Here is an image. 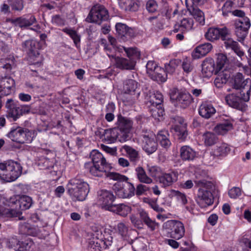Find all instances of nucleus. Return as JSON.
I'll list each match as a JSON object with an SVG mask.
<instances>
[{
  "mask_svg": "<svg viewBox=\"0 0 251 251\" xmlns=\"http://www.w3.org/2000/svg\"><path fill=\"white\" fill-rule=\"evenodd\" d=\"M90 158L92 162L85 164V168L93 176L97 177H107L110 179L119 181H126L128 178L119 173L109 172L111 168L103 155L97 150L91 151Z\"/></svg>",
  "mask_w": 251,
  "mask_h": 251,
  "instance_id": "f257e3e1",
  "label": "nucleus"
},
{
  "mask_svg": "<svg viewBox=\"0 0 251 251\" xmlns=\"http://www.w3.org/2000/svg\"><path fill=\"white\" fill-rule=\"evenodd\" d=\"M14 58H2L0 60V93L1 95L7 96L11 93V88L15 85L14 80L7 77L11 70L16 68Z\"/></svg>",
  "mask_w": 251,
  "mask_h": 251,
  "instance_id": "f03ea898",
  "label": "nucleus"
},
{
  "mask_svg": "<svg viewBox=\"0 0 251 251\" xmlns=\"http://www.w3.org/2000/svg\"><path fill=\"white\" fill-rule=\"evenodd\" d=\"M67 191L74 201H83L89 192V185L82 179L75 178L68 183Z\"/></svg>",
  "mask_w": 251,
  "mask_h": 251,
  "instance_id": "7ed1b4c3",
  "label": "nucleus"
},
{
  "mask_svg": "<svg viewBox=\"0 0 251 251\" xmlns=\"http://www.w3.org/2000/svg\"><path fill=\"white\" fill-rule=\"evenodd\" d=\"M232 15L238 17L235 21V32L236 36L241 39H244L247 31L251 26L249 19L245 16V13L240 10H235L232 12Z\"/></svg>",
  "mask_w": 251,
  "mask_h": 251,
  "instance_id": "20e7f679",
  "label": "nucleus"
},
{
  "mask_svg": "<svg viewBox=\"0 0 251 251\" xmlns=\"http://www.w3.org/2000/svg\"><path fill=\"white\" fill-rule=\"evenodd\" d=\"M22 48L24 51L28 54L29 59L33 64L40 66L43 57L39 53L40 48L39 43L35 40H28L22 44Z\"/></svg>",
  "mask_w": 251,
  "mask_h": 251,
  "instance_id": "39448f33",
  "label": "nucleus"
},
{
  "mask_svg": "<svg viewBox=\"0 0 251 251\" xmlns=\"http://www.w3.org/2000/svg\"><path fill=\"white\" fill-rule=\"evenodd\" d=\"M163 227L166 230L168 236L175 240L182 238L185 234L183 223L177 220H168L163 224Z\"/></svg>",
  "mask_w": 251,
  "mask_h": 251,
  "instance_id": "423d86ee",
  "label": "nucleus"
},
{
  "mask_svg": "<svg viewBox=\"0 0 251 251\" xmlns=\"http://www.w3.org/2000/svg\"><path fill=\"white\" fill-rule=\"evenodd\" d=\"M141 145L143 150L148 154L155 152L157 149L155 134L147 129H143L141 134Z\"/></svg>",
  "mask_w": 251,
  "mask_h": 251,
  "instance_id": "0eeeda50",
  "label": "nucleus"
},
{
  "mask_svg": "<svg viewBox=\"0 0 251 251\" xmlns=\"http://www.w3.org/2000/svg\"><path fill=\"white\" fill-rule=\"evenodd\" d=\"M233 88L240 94L241 99L245 101L250 100V87L247 85V81L245 80L242 74L238 73L234 76Z\"/></svg>",
  "mask_w": 251,
  "mask_h": 251,
  "instance_id": "6e6552de",
  "label": "nucleus"
},
{
  "mask_svg": "<svg viewBox=\"0 0 251 251\" xmlns=\"http://www.w3.org/2000/svg\"><path fill=\"white\" fill-rule=\"evenodd\" d=\"M108 18L107 10L101 5L96 4L92 7L86 21L90 23L100 24Z\"/></svg>",
  "mask_w": 251,
  "mask_h": 251,
  "instance_id": "1a4fd4ad",
  "label": "nucleus"
},
{
  "mask_svg": "<svg viewBox=\"0 0 251 251\" xmlns=\"http://www.w3.org/2000/svg\"><path fill=\"white\" fill-rule=\"evenodd\" d=\"M115 200L113 193L108 190H101L98 192L97 202L102 209L110 211Z\"/></svg>",
  "mask_w": 251,
  "mask_h": 251,
  "instance_id": "9d476101",
  "label": "nucleus"
},
{
  "mask_svg": "<svg viewBox=\"0 0 251 251\" xmlns=\"http://www.w3.org/2000/svg\"><path fill=\"white\" fill-rule=\"evenodd\" d=\"M113 190L118 197L126 199L132 197L135 189L134 185L130 182L124 184L123 182H117L113 186Z\"/></svg>",
  "mask_w": 251,
  "mask_h": 251,
  "instance_id": "9b49d317",
  "label": "nucleus"
},
{
  "mask_svg": "<svg viewBox=\"0 0 251 251\" xmlns=\"http://www.w3.org/2000/svg\"><path fill=\"white\" fill-rule=\"evenodd\" d=\"M170 98L171 100L176 101L182 108L188 106L193 100L192 97L189 93L178 91L176 88L171 90Z\"/></svg>",
  "mask_w": 251,
  "mask_h": 251,
  "instance_id": "f8f14e48",
  "label": "nucleus"
},
{
  "mask_svg": "<svg viewBox=\"0 0 251 251\" xmlns=\"http://www.w3.org/2000/svg\"><path fill=\"white\" fill-rule=\"evenodd\" d=\"M196 201L201 208H206L213 204V196L205 186H202L198 189Z\"/></svg>",
  "mask_w": 251,
  "mask_h": 251,
  "instance_id": "ddd939ff",
  "label": "nucleus"
},
{
  "mask_svg": "<svg viewBox=\"0 0 251 251\" xmlns=\"http://www.w3.org/2000/svg\"><path fill=\"white\" fill-rule=\"evenodd\" d=\"M230 34L229 30L226 26L222 27H210L205 32V38L211 42L218 40L220 38L225 39Z\"/></svg>",
  "mask_w": 251,
  "mask_h": 251,
  "instance_id": "4468645a",
  "label": "nucleus"
},
{
  "mask_svg": "<svg viewBox=\"0 0 251 251\" xmlns=\"http://www.w3.org/2000/svg\"><path fill=\"white\" fill-rule=\"evenodd\" d=\"M7 182L16 180L22 174V167L17 162L10 160L6 162Z\"/></svg>",
  "mask_w": 251,
  "mask_h": 251,
  "instance_id": "2eb2a0df",
  "label": "nucleus"
},
{
  "mask_svg": "<svg viewBox=\"0 0 251 251\" xmlns=\"http://www.w3.org/2000/svg\"><path fill=\"white\" fill-rule=\"evenodd\" d=\"M226 100L229 106L241 111H246L247 108L246 101L241 99V96L238 92H236V95L231 94L226 96Z\"/></svg>",
  "mask_w": 251,
  "mask_h": 251,
  "instance_id": "dca6fc26",
  "label": "nucleus"
},
{
  "mask_svg": "<svg viewBox=\"0 0 251 251\" xmlns=\"http://www.w3.org/2000/svg\"><path fill=\"white\" fill-rule=\"evenodd\" d=\"M173 120H174L175 125L173 127V129L175 131L178 139L182 141H184L188 135L186 124L184 122V119L180 117H176Z\"/></svg>",
  "mask_w": 251,
  "mask_h": 251,
  "instance_id": "f3484780",
  "label": "nucleus"
},
{
  "mask_svg": "<svg viewBox=\"0 0 251 251\" xmlns=\"http://www.w3.org/2000/svg\"><path fill=\"white\" fill-rule=\"evenodd\" d=\"M201 72L203 76L205 77H210L213 74L218 73L216 72V67L213 58H207L203 61Z\"/></svg>",
  "mask_w": 251,
  "mask_h": 251,
  "instance_id": "a211bd4d",
  "label": "nucleus"
},
{
  "mask_svg": "<svg viewBox=\"0 0 251 251\" xmlns=\"http://www.w3.org/2000/svg\"><path fill=\"white\" fill-rule=\"evenodd\" d=\"M185 3L190 14L201 25H203L205 23V19L203 12L198 8L194 6L189 2V0H185Z\"/></svg>",
  "mask_w": 251,
  "mask_h": 251,
  "instance_id": "6ab92c4d",
  "label": "nucleus"
},
{
  "mask_svg": "<svg viewBox=\"0 0 251 251\" xmlns=\"http://www.w3.org/2000/svg\"><path fill=\"white\" fill-rule=\"evenodd\" d=\"M172 195L175 197L177 201L183 205L189 204V205L185 206L186 209L189 212H191L194 208L195 204L192 201L189 202L187 199V197L184 193H181L178 191L172 190L171 192Z\"/></svg>",
  "mask_w": 251,
  "mask_h": 251,
  "instance_id": "aec40b11",
  "label": "nucleus"
},
{
  "mask_svg": "<svg viewBox=\"0 0 251 251\" xmlns=\"http://www.w3.org/2000/svg\"><path fill=\"white\" fill-rule=\"evenodd\" d=\"M21 214L22 213L20 211L8 208L0 205V219H3L4 221L8 220L13 217H19L20 220L23 219V217H21Z\"/></svg>",
  "mask_w": 251,
  "mask_h": 251,
  "instance_id": "412c9836",
  "label": "nucleus"
},
{
  "mask_svg": "<svg viewBox=\"0 0 251 251\" xmlns=\"http://www.w3.org/2000/svg\"><path fill=\"white\" fill-rule=\"evenodd\" d=\"M22 134H24V128L16 126H13L7 136L12 141L20 144H24V141H26L22 137Z\"/></svg>",
  "mask_w": 251,
  "mask_h": 251,
  "instance_id": "4be33fe9",
  "label": "nucleus"
},
{
  "mask_svg": "<svg viewBox=\"0 0 251 251\" xmlns=\"http://www.w3.org/2000/svg\"><path fill=\"white\" fill-rule=\"evenodd\" d=\"M117 34L123 40H127L133 36V31L126 25L119 23L115 25Z\"/></svg>",
  "mask_w": 251,
  "mask_h": 251,
  "instance_id": "5701e85b",
  "label": "nucleus"
},
{
  "mask_svg": "<svg viewBox=\"0 0 251 251\" xmlns=\"http://www.w3.org/2000/svg\"><path fill=\"white\" fill-rule=\"evenodd\" d=\"M212 49V45L211 43H207L200 45L193 50L192 56L194 59L200 58L209 52Z\"/></svg>",
  "mask_w": 251,
  "mask_h": 251,
  "instance_id": "b1692460",
  "label": "nucleus"
},
{
  "mask_svg": "<svg viewBox=\"0 0 251 251\" xmlns=\"http://www.w3.org/2000/svg\"><path fill=\"white\" fill-rule=\"evenodd\" d=\"M225 39H222L225 41L224 44L226 49H230L233 50L235 53L240 57L241 59L242 57H245L244 52L240 50L238 43L234 41L232 39L228 38V36L226 37Z\"/></svg>",
  "mask_w": 251,
  "mask_h": 251,
  "instance_id": "393cba45",
  "label": "nucleus"
},
{
  "mask_svg": "<svg viewBox=\"0 0 251 251\" xmlns=\"http://www.w3.org/2000/svg\"><path fill=\"white\" fill-rule=\"evenodd\" d=\"M178 179V173L176 172H171L163 174L159 178V180L164 187L171 185Z\"/></svg>",
  "mask_w": 251,
  "mask_h": 251,
  "instance_id": "a878e982",
  "label": "nucleus"
},
{
  "mask_svg": "<svg viewBox=\"0 0 251 251\" xmlns=\"http://www.w3.org/2000/svg\"><path fill=\"white\" fill-rule=\"evenodd\" d=\"M113 62L117 68L121 69H133L134 67V61H130L127 59L112 56Z\"/></svg>",
  "mask_w": 251,
  "mask_h": 251,
  "instance_id": "bb28decb",
  "label": "nucleus"
},
{
  "mask_svg": "<svg viewBox=\"0 0 251 251\" xmlns=\"http://www.w3.org/2000/svg\"><path fill=\"white\" fill-rule=\"evenodd\" d=\"M199 112L201 117L208 119L215 113L216 110L211 103L203 102L200 105Z\"/></svg>",
  "mask_w": 251,
  "mask_h": 251,
  "instance_id": "cd10ccee",
  "label": "nucleus"
},
{
  "mask_svg": "<svg viewBox=\"0 0 251 251\" xmlns=\"http://www.w3.org/2000/svg\"><path fill=\"white\" fill-rule=\"evenodd\" d=\"M116 232L121 236V238L124 240H126L129 238L130 235V230L128 224L125 222H119L116 226Z\"/></svg>",
  "mask_w": 251,
  "mask_h": 251,
  "instance_id": "c85d7f7f",
  "label": "nucleus"
},
{
  "mask_svg": "<svg viewBox=\"0 0 251 251\" xmlns=\"http://www.w3.org/2000/svg\"><path fill=\"white\" fill-rule=\"evenodd\" d=\"M215 75H217V76L215 79L214 84L218 88L222 87L223 84H226L230 77L229 72L226 69L218 71Z\"/></svg>",
  "mask_w": 251,
  "mask_h": 251,
  "instance_id": "c756f323",
  "label": "nucleus"
},
{
  "mask_svg": "<svg viewBox=\"0 0 251 251\" xmlns=\"http://www.w3.org/2000/svg\"><path fill=\"white\" fill-rule=\"evenodd\" d=\"M23 113V107L11 105L7 113L6 117L11 121H15Z\"/></svg>",
  "mask_w": 251,
  "mask_h": 251,
  "instance_id": "7c9ffc66",
  "label": "nucleus"
},
{
  "mask_svg": "<svg viewBox=\"0 0 251 251\" xmlns=\"http://www.w3.org/2000/svg\"><path fill=\"white\" fill-rule=\"evenodd\" d=\"M11 21V23L14 24L15 25L19 26L22 28L32 25L36 22V20L34 16H31L28 19L20 17L15 19H12Z\"/></svg>",
  "mask_w": 251,
  "mask_h": 251,
  "instance_id": "2f4dec72",
  "label": "nucleus"
},
{
  "mask_svg": "<svg viewBox=\"0 0 251 251\" xmlns=\"http://www.w3.org/2000/svg\"><path fill=\"white\" fill-rule=\"evenodd\" d=\"M180 156L183 160H192L196 156V152L188 146H183L180 149Z\"/></svg>",
  "mask_w": 251,
  "mask_h": 251,
  "instance_id": "473e14b6",
  "label": "nucleus"
},
{
  "mask_svg": "<svg viewBox=\"0 0 251 251\" xmlns=\"http://www.w3.org/2000/svg\"><path fill=\"white\" fill-rule=\"evenodd\" d=\"M110 211L121 216L126 217L131 211V207L123 203L114 204Z\"/></svg>",
  "mask_w": 251,
  "mask_h": 251,
  "instance_id": "72a5a7b5",
  "label": "nucleus"
},
{
  "mask_svg": "<svg viewBox=\"0 0 251 251\" xmlns=\"http://www.w3.org/2000/svg\"><path fill=\"white\" fill-rule=\"evenodd\" d=\"M121 151H124L131 162H136L139 160V155L138 151L131 147L124 145L121 148Z\"/></svg>",
  "mask_w": 251,
  "mask_h": 251,
  "instance_id": "f704fd0d",
  "label": "nucleus"
},
{
  "mask_svg": "<svg viewBox=\"0 0 251 251\" xmlns=\"http://www.w3.org/2000/svg\"><path fill=\"white\" fill-rule=\"evenodd\" d=\"M16 202L19 204L20 208L22 210L29 209L33 203L32 198L26 195L18 196V199L16 200Z\"/></svg>",
  "mask_w": 251,
  "mask_h": 251,
  "instance_id": "c9c22d12",
  "label": "nucleus"
},
{
  "mask_svg": "<svg viewBox=\"0 0 251 251\" xmlns=\"http://www.w3.org/2000/svg\"><path fill=\"white\" fill-rule=\"evenodd\" d=\"M119 5L125 11H136L139 6L137 0H121Z\"/></svg>",
  "mask_w": 251,
  "mask_h": 251,
  "instance_id": "e433bc0d",
  "label": "nucleus"
},
{
  "mask_svg": "<svg viewBox=\"0 0 251 251\" xmlns=\"http://www.w3.org/2000/svg\"><path fill=\"white\" fill-rule=\"evenodd\" d=\"M137 177L140 182L146 184H150L152 182L151 178L147 176L144 169L141 167H138L135 169Z\"/></svg>",
  "mask_w": 251,
  "mask_h": 251,
  "instance_id": "4c0bfd02",
  "label": "nucleus"
},
{
  "mask_svg": "<svg viewBox=\"0 0 251 251\" xmlns=\"http://www.w3.org/2000/svg\"><path fill=\"white\" fill-rule=\"evenodd\" d=\"M202 140L206 146H211L218 142V138L215 133L208 131L202 135Z\"/></svg>",
  "mask_w": 251,
  "mask_h": 251,
  "instance_id": "58836bf2",
  "label": "nucleus"
},
{
  "mask_svg": "<svg viewBox=\"0 0 251 251\" xmlns=\"http://www.w3.org/2000/svg\"><path fill=\"white\" fill-rule=\"evenodd\" d=\"M169 136V134L167 130H161L157 134L158 141L160 142V145L165 148L170 147L171 144Z\"/></svg>",
  "mask_w": 251,
  "mask_h": 251,
  "instance_id": "ea45409f",
  "label": "nucleus"
},
{
  "mask_svg": "<svg viewBox=\"0 0 251 251\" xmlns=\"http://www.w3.org/2000/svg\"><path fill=\"white\" fill-rule=\"evenodd\" d=\"M232 128V124L229 121H225L217 125L214 130L218 134L224 135Z\"/></svg>",
  "mask_w": 251,
  "mask_h": 251,
  "instance_id": "a19ab883",
  "label": "nucleus"
},
{
  "mask_svg": "<svg viewBox=\"0 0 251 251\" xmlns=\"http://www.w3.org/2000/svg\"><path fill=\"white\" fill-rule=\"evenodd\" d=\"M150 77L153 80L159 82H164L167 80V75L165 70L161 68H158L155 73H153Z\"/></svg>",
  "mask_w": 251,
  "mask_h": 251,
  "instance_id": "79ce46f5",
  "label": "nucleus"
},
{
  "mask_svg": "<svg viewBox=\"0 0 251 251\" xmlns=\"http://www.w3.org/2000/svg\"><path fill=\"white\" fill-rule=\"evenodd\" d=\"M217 56L216 65L215 66L216 67V72H218V71H224V69H226L225 66L228 60L226 55L224 53H218Z\"/></svg>",
  "mask_w": 251,
  "mask_h": 251,
  "instance_id": "37998d69",
  "label": "nucleus"
},
{
  "mask_svg": "<svg viewBox=\"0 0 251 251\" xmlns=\"http://www.w3.org/2000/svg\"><path fill=\"white\" fill-rule=\"evenodd\" d=\"M124 50L128 57L130 59V61H134V64L136 60L140 58V52L137 48H124Z\"/></svg>",
  "mask_w": 251,
  "mask_h": 251,
  "instance_id": "c03bdc74",
  "label": "nucleus"
},
{
  "mask_svg": "<svg viewBox=\"0 0 251 251\" xmlns=\"http://www.w3.org/2000/svg\"><path fill=\"white\" fill-rule=\"evenodd\" d=\"M118 122L119 130L130 131L132 126V122L129 119L121 117L119 118Z\"/></svg>",
  "mask_w": 251,
  "mask_h": 251,
  "instance_id": "a18cd8bd",
  "label": "nucleus"
},
{
  "mask_svg": "<svg viewBox=\"0 0 251 251\" xmlns=\"http://www.w3.org/2000/svg\"><path fill=\"white\" fill-rule=\"evenodd\" d=\"M138 88V83L134 80L128 79L124 82V91L126 93L134 92Z\"/></svg>",
  "mask_w": 251,
  "mask_h": 251,
  "instance_id": "49530a36",
  "label": "nucleus"
},
{
  "mask_svg": "<svg viewBox=\"0 0 251 251\" xmlns=\"http://www.w3.org/2000/svg\"><path fill=\"white\" fill-rule=\"evenodd\" d=\"M99 235L98 233H95L93 235V237L89 241V246L91 248H92L95 250L100 251L103 249L102 243V238L99 239L98 237Z\"/></svg>",
  "mask_w": 251,
  "mask_h": 251,
  "instance_id": "de8ad7c7",
  "label": "nucleus"
},
{
  "mask_svg": "<svg viewBox=\"0 0 251 251\" xmlns=\"http://www.w3.org/2000/svg\"><path fill=\"white\" fill-rule=\"evenodd\" d=\"M230 151L229 146L226 143H223L217 147L214 151V153L216 156H225Z\"/></svg>",
  "mask_w": 251,
  "mask_h": 251,
  "instance_id": "09e8293b",
  "label": "nucleus"
},
{
  "mask_svg": "<svg viewBox=\"0 0 251 251\" xmlns=\"http://www.w3.org/2000/svg\"><path fill=\"white\" fill-rule=\"evenodd\" d=\"M181 61L178 59H174L170 61L169 63L165 65V69L167 73L173 74L176 67L180 64Z\"/></svg>",
  "mask_w": 251,
  "mask_h": 251,
  "instance_id": "8fccbe9b",
  "label": "nucleus"
},
{
  "mask_svg": "<svg viewBox=\"0 0 251 251\" xmlns=\"http://www.w3.org/2000/svg\"><path fill=\"white\" fill-rule=\"evenodd\" d=\"M163 96L159 92H156L150 96L149 101L153 106L159 105L163 102Z\"/></svg>",
  "mask_w": 251,
  "mask_h": 251,
  "instance_id": "3c124183",
  "label": "nucleus"
},
{
  "mask_svg": "<svg viewBox=\"0 0 251 251\" xmlns=\"http://www.w3.org/2000/svg\"><path fill=\"white\" fill-rule=\"evenodd\" d=\"M62 31L70 36L76 47L79 45L80 41V36L76 31L68 28L63 29Z\"/></svg>",
  "mask_w": 251,
  "mask_h": 251,
  "instance_id": "603ef678",
  "label": "nucleus"
},
{
  "mask_svg": "<svg viewBox=\"0 0 251 251\" xmlns=\"http://www.w3.org/2000/svg\"><path fill=\"white\" fill-rule=\"evenodd\" d=\"M194 21L191 18H183L180 22L179 27L183 31H189L193 28Z\"/></svg>",
  "mask_w": 251,
  "mask_h": 251,
  "instance_id": "864d4df0",
  "label": "nucleus"
},
{
  "mask_svg": "<svg viewBox=\"0 0 251 251\" xmlns=\"http://www.w3.org/2000/svg\"><path fill=\"white\" fill-rule=\"evenodd\" d=\"M119 129L113 128L106 133V138L110 142H114L117 139L119 140Z\"/></svg>",
  "mask_w": 251,
  "mask_h": 251,
  "instance_id": "5fc2aeb1",
  "label": "nucleus"
},
{
  "mask_svg": "<svg viewBox=\"0 0 251 251\" xmlns=\"http://www.w3.org/2000/svg\"><path fill=\"white\" fill-rule=\"evenodd\" d=\"M149 21L152 23L153 25L158 28H162L164 25V20L160 16H152L149 18Z\"/></svg>",
  "mask_w": 251,
  "mask_h": 251,
  "instance_id": "6e6d98bb",
  "label": "nucleus"
},
{
  "mask_svg": "<svg viewBox=\"0 0 251 251\" xmlns=\"http://www.w3.org/2000/svg\"><path fill=\"white\" fill-rule=\"evenodd\" d=\"M181 65L184 72L187 74L192 72L193 69V66L192 64L191 60L187 57L183 59Z\"/></svg>",
  "mask_w": 251,
  "mask_h": 251,
  "instance_id": "4d7b16f0",
  "label": "nucleus"
},
{
  "mask_svg": "<svg viewBox=\"0 0 251 251\" xmlns=\"http://www.w3.org/2000/svg\"><path fill=\"white\" fill-rule=\"evenodd\" d=\"M21 135L26 140L24 141V143H30L35 137V133L33 131L24 128V134H22Z\"/></svg>",
  "mask_w": 251,
  "mask_h": 251,
  "instance_id": "13d9d810",
  "label": "nucleus"
},
{
  "mask_svg": "<svg viewBox=\"0 0 251 251\" xmlns=\"http://www.w3.org/2000/svg\"><path fill=\"white\" fill-rule=\"evenodd\" d=\"M233 1L231 0H227L222 7V14L224 16H226L228 13L232 12V7L233 6Z\"/></svg>",
  "mask_w": 251,
  "mask_h": 251,
  "instance_id": "bf43d9fd",
  "label": "nucleus"
},
{
  "mask_svg": "<svg viewBox=\"0 0 251 251\" xmlns=\"http://www.w3.org/2000/svg\"><path fill=\"white\" fill-rule=\"evenodd\" d=\"M160 68L157 64L152 61H149L146 65L147 72L151 76L152 74L157 70V68Z\"/></svg>",
  "mask_w": 251,
  "mask_h": 251,
  "instance_id": "052dcab7",
  "label": "nucleus"
},
{
  "mask_svg": "<svg viewBox=\"0 0 251 251\" xmlns=\"http://www.w3.org/2000/svg\"><path fill=\"white\" fill-rule=\"evenodd\" d=\"M38 165L40 169H49L52 166V162L49 159L46 158L40 159L38 163Z\"/></svg>",
  "mask_w": 251,
  "mask_h": 251,
  "instance_id": "680f3d73",
  "label": "nucleus"
},
{
  "mask_svg": "<svg viewBox=\"0 0 251 251\" xmlns=\"http://www.w3.org/2000/svg\"><path fill=\"white\" fill-rule=\"evenodd\" d=\"M10 5L14 10L21 11L24 8L23 0H10Z\"/></svg>",
  "mask_w": 251,
  "mask_h": 251,
  "instance_id": "e2e57ef3",
  "label": "nucleus"
},
{
  "mask_svg": "<svg viewBox=\"0 0 251 251\" xmlns=\"http://www.w3.org/2000/svg\"><path fill=\"white\" fill-rule=\"evenodd\" d=\"M129 219L132 225L135 227L141 228L143 226V223L141 220L134 214H132L129 217Z\"/></svg>",
  "mask_w": 251,
  "mask_h": 251,
  "instance_id": "0e129e2a",
  "label": "nucleus"
},
{
  "mask_svg": "<svg viewBox=\"0 0 251 251\" xmlns=\"http://www.w3.org/2000/svg\"><path fill=\"white\" fill-rule=\"evenodd\" d=\"M32 229L29 224L26 223H20V231L23 234H31L32 233L30 231Z\"/></svg>",
  "mask_w": 251,
  "mask_h": 251,
  "instance_id": "69168bd1",
  "label": "nucleus"
},
{
  "mask_svg": "<svg viewBox=\"0 0 251 251\" xmlns=\"http://www.w3.org/2000/svg\"><path fill=\"white\" fill-rule=\"evenodd\" d=\"M147 171L151 177H157L160 172V169L156 166L148 165Z\"/></svg>",
  "mask_w": 251,
  "mask_h": 251,
  "instance_id": "338daca9",
  "label": "nucleus"
},
{
  "mask_svg": "<svg viewBox=\"0 0 251 251\" xmlns=\"http://www.w3.org/2000/svg\"><path fill=\"white\" fill-rule=\"evenodd\" d=\"M147 10L150 13H154L157 11L158 5L154 0H149L146 3Z\"/></svg>",
  "mask_w": 251,
  "mask_h": 251,
  "instance_id": "774afa93",
  "label": "nucleus"
}]
</instances>
